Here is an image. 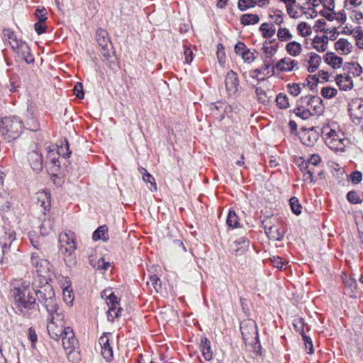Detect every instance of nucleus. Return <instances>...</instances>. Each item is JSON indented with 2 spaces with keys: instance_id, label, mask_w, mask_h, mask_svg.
<instances>
[{
  "instance_id": "1",
  "label": "nucleus",
  "mask_w": 363,
  "mask_h": 363,
  "mask_svg": "<svg viewBox=\"0 0 363 363\" xmlns=\"http://www.w3.org/2000/svg\"><path fill=\"white\" fill-rule=\"evenodd\" d=\"M32 289L30 283L22 281L11 291L13 308L16 314L29 319L35 317L38 311L36 300L45 307L48 314L60 311L51 285L46 284L35 290L36 298L32 296Z\"/></svg>"
},
{
  "instance_id": "2",
  "label": "nucleus",
  "mask_w": 363,
  "mask_h": 363,
  "mask_svg": "<svg viewBox=\"0 0 363 363\" xmlns=\"http://www.w3.org/2000/svg\"><path fill=\"white\" fill-rule=\"evenodd\" d=\"M64 319L65 315L61 310L48 314L47 330L52 339L56 341L62 340L64 349L70 354L76 347L77 340L72 328L65 325Z\"/></svg>"
},
{
  "instance_id": "3",
  "label": "nucleus",
  "mask_w": 363,
  "mask_h": 363,
  "mask_svg": "<svg viewBox=\"0 0 363 363\" xmlns=\"http://www.w3.org/2000/svg\"><path fill=\"white\" fill-rule=\"evenodd\" d=\"M23 128V121L18 116L0 118V133L7 142H11L19 138Z\"/></svg>"
},
{
  "instance_id": "4",
  "label": "nucleus",
  "mask_w": 363,
  "mask_h": 363,
  "mask_svg": "<svg viewBox=\"0 0 363 363\" xmlns=\"http://www.w3.org/2000/svg\"><path fill=\"white\" fill-rule=\"evenodd\" d=\"M324 133V140L327 146L331 150L335 151H345V148L348 144V140L345 138H341L335 130L330 129L328 133Z\"/></svg>"
},
{
  "instance_id": "5",
  "label": "nucleus",
  "mask_w": 363,
  "mask_h": 363,
  "mask_svg": "<svg viewBox=\"0 0 363 363\" xmlns=\"http://www.w3.org/2000/svg\"><path fill=\"white\" fill-rule=\"evenodd\" d=\"M322 16L329 21H336L337 23L342 24L347 20V14L344 9H336L333 0H330L328 5L326 6L321 11Z\"/></svg>"
},
{
  "instance_id": "6",
  "label": "nucleus",
  "mask_w": 363,
  "mask_h": 363,
  "mask_svg": "<svg viewBox=\"0 0 363 363\" xmlns=\"http://www.w3.org/2000/svg\"><path fill=\"white\" fill-rule=\"evenodd\" d=\"M60 251L65 256H70L77 249V244L73 233H61L59 236Z\"/></svg>"
},
{
  "instance_id": "7",
  "label": "nucleus",
  "mask_w": 363,
  "mask_h": 363,
  "mask_svg": "<svg viewBox=\"0 0 363 363\" xmlns=\"http://www.w3.org/2000/svg\"><path fill=\"white\" fill-rule=\"evenodd\" d=\"M302 104L307 105V109L311 111L312 116L320 115L323 111L322 100L317 96H305L301 98Z\"/></svg>"
},
{
  "instance_id": "8",
  "label": "nucleus",
  "mask_w": 363,
  "mask_h": 363,
  "mask_svg": "<svg viewBox=\"0 0 363 363\" xmlns=\"http://www.w3.org/2000/svg\"><path fill=\"white\" fill-rule=\"evenodd\" d=\"M32 265L41 275H45L50 270V264L46 259L42 258L38 252H32L30 256Z\"/></svg>"
},
{
  "instance_id": "9",
  "label": "nucleus",
  "mask_w": 363,
  "mask_h": 363,
  "mask_svg": "<svg viewBox=\"0 0 363 363\" xmlns=\"http://www.w3.org/2000/svg\"><path fill=\"white\" fill-rule=\"evenodd\" d=\"M108 335L111 334L109 333H104L99 340V343L101 347V354L108 362L112 360L113 357V348L110 344V340L108 337Z\"/></svg>"
},
{
  "instance_id": "10",
  "label": "nucleus",
  "mask_w": 363,
  "mask_h": 363,
  "mask_svg": "<svg viewBox=\"0 0 363 363\" xmlns=\"http://www.w3.org/2000/svg\"><path fill=\"white\" fill-rule=\"evenodd\" d=\"M28 160L31 168L36 172H40L43 167L42 153L38 150H32L28 154Z\"/></svg>"
},
{
  "instance_id": "11",
  "label": "nucleus",
  "mask_w": 363,
  "mask_h": 363,
  "mask_svg": "<svg viewBox=\"0 0 363 363\" xmlns=\"http://www.w3.org/2000/svg\"><path fill=\"white\" fill-rule=\"evenodd\" d=\"M225 88L229 94H235L238 90L239 81L237 73L229 71L225 77Z\"/></svg>"
},
{
  "instance_id": "12",
  "label": "nucleus",
  "mask_w": 363,
  "mask_h": 363,
  "mask_svg": "<svg viewBox=\"0 0 363 363\" xmlns=\"http://www.w3.org/2000/svg\"><path fill=\"white\" fill-rule=\"evenodd\" d=\"M16 240V233L14 232L5 233V235L1 238L0 243L2 246L3 257L1 259V262H4L6 257V255L10 251V248L13 241Z\"/></svg>"
},
{
  "instance_id": "13",
  "label": "nucleus",
  "mask_w": 363,
  "mask_h": 363,
  "mask_svg": "<svg viewBox=\"0 0 363 363\" xmlns=\"http://www.w3.org/2000/svg\"><path fill=\"white\" fill-rule=\"evenodd\" d=\"M235 52L238 55L241 56L245 62H253L257 55L255 49H250L247 47H234Z\"/></svg>"
},
{
  "instance_id": "14",
  "label": "nucleus",
  "mask_w": 363,
  "mask_h": 363,
  "mask_svg": "<svg viewBox=\"0 0 363 363\" xmlns=\"http://www.w3.org/2000/svg\"><path fill=\"white\" fill-rule=\"evenodd\" d=\"M350 116L356 119L363 118V101L357 99L352 100L349 104L348 108Z\"/></svg>"
},
{
  "instance_id": "15",
  "label": "nucleus",
  "mask_w": 363,
  "mask_h": 363,
  "mask_svg": "<svg viewBox=\"0 0 363 363\" xmlns=\"http://www.w3.org/2000/svg\"><path fill=\"white\" fill-rule=\"evenodd\" d=\"M249 246V240L245 238H241L239 240H235L230 245V250L231 252L236 255H240L243 254Z\"/></svg>"
},
{
  "instance_id": "16",
  "label": "nucleus",
  "mask_w": 363,
  "mask_h": 363,
  "mask_svg": "<svg viewBox=\"0 0 363 363\" xmlns=\"http://www.w3.org/2000/svg\"><path fill=\"white\" fill-rule=\"evenodd\" d=\"M335 82L341 90H350L354 86L351 76L347 74L337 75L335 77Z\"/></svg>"
},
{
  "instance_id": "17",
  "label": "nucleus",
  "mask_w": 363,
  "mask_h": 363,
  "mask_svg": "<svg viewBox=\"0 0 363 363\" xmlns=\"http://www.w3.org/2000/svg\"><path fill=\"white\" fill-rule=\"evenodd\" d=\"M298 62L290 57L280 60L276 65V68L281 72H291L297 67Z\"/></svg>"
},
{
  "instance_id": "18",
  "label": "nucleus",
  "mask_w": 363,
  "mask_h": 363,
  "mask_svg": "<svg viewBox=\"0 0 363 363\" xmlns=\"http://www.w3.org/2000/svg\"><path fill=\"white\" fill-rule=\"evenodd\" d=\"M13 51L16 52L20 57L23 59L28 64L34 62L35 59L31 53L30 47H12Z\"/></svg>"
},
{
  "instance_id": "19",
  "label": "nucleus",
  "mask_w": 363,
  "mask_h": 363,
  "mask_svg": "<svg viewBox=\"0 0 363 363\" xmlns=\"http://www.w3.org/2000/svg\"><path fill=\"white\" fill-rule=\"evenodd\" d=\"M114 47H101V53L109 62V66L113 68L117 64V57L113 49Z\"/></svg>"
},
{
  "instance_id": "20",
  "label": "nucleus",
  "mask_w": 363,
  "mask_h": 363,
  "mask_svg": "<svg viewBox=\"0 0 363 363\" xmlns=\"http://www.w3.org/2000/svg\"><path fill=\"white\" fill-rule=\"evenodd\" d=\"M307 84L313 89V86H316L319 82H324L328 80V74L325 71H319L318 74L310 75L307 78Z\"/></svg>"
},
{
  "instance_id": "21",
  "label": "nucleus",
  "mask_w": 363,
  "mask_h": 363,
  "mask_svg": "<svg viewBox=\"0 0 363 363\" xmlns=\"http://www.w3.org/2000/svg\"><path fill=\"white\" fill-rule=\"evenodd\" d=\"M324 60L328 65L333 68H339L342 64V59L334 52H327Z\"/></svg>"
},
{
  "instance_id": "22",
  "label": "nucleus",
  "mask_w": 363,
  "mask_h": 363,
  "mask_svg": "<svg viewBox=\"0 0 363 363\" xmlns=\"http://www.w3.org/2000/svg\"><path fill=\"white\" fill-rule=\"evenodd\" d=\"M92 239L94 241L102 240L104 242H107L109 239L107 225H103L99 226L93 233Z\"/></svg>"
},
{
  "instance_id": "23",
  "label": "nucleus",
  "mask_w": 363,
  "mask_h": 363,
  "mask_svg": "<svg viewBox=\"0 0 363 363\" xmlns=\"http://www.w3.org/2000/svg\"><path fill=\"white\" fill-rule=\"evenodd\" d=\"M27 119L26 120V124L27 128L31 131H38L40 128V124L38 120L33 116V111L28 107L27 109Z\"/></svg>"
},
{
  "instance_id": "24",
  "label": "nucleus",
  "mask_w": 363,
  "mask_h": 363,
  "mask_svg": "<svg viewBox=\"0 0 363 363\" xmlns=\"http://www.w3.org/2000/svg\"><path fill=\"white\" fill-rule=\"evenodd\" d=\"M108 306L109 308L107 312L108 320L113 322L115 318L120 315L122 308L119 307L118 301L110 303Z\"/></svg>"
},
{
  "instance_id": "25",
  "label": "nucleus",
  "mask_w": 363,
  "mask_h": 363,
  "mask_svg": "<svg viewBox=\"0 0 363 363\" xmlns=\"http://www.w3.org/2000/svg\"><path fill=\"white\" fill-rule=\"evenodd\" d=\"M38 203L45 210L48 209L50 206V194L46 191H41L37 193Z\"/></svg>"
},
{
  "instance_id": "26",
  "label": "nucleus",
  "mask_w": 363,
  "mask_h": 363,
  "mask_svg": "<svg viewBox=\"0 0 363 363\" xmlns=\"http://www.w3.org/2000/svg\"><path fill=\"white\" fill-rule=\"evenodd\" d=\"M318 139V133L313 130L311 129L303 136V143L307 146H313Z\"/></svg>"
},
{
  "instance_id": "27",
  "label": "nucleus",
  "mask_w": 363,
  "mask_h": 363,
  "mask_svg": "<svg viewBox=\"0 0 363 363\" xmlns=\"http://www.w3.org/2000/svg\"><path fill=\"white\" fill-rule=\"evenodd\" d=\"M210 345V341L207 338H205L204 340H201L200 345L202 355L204 357V359L207 361L211 360L213 357V352L211 350Z\"/></svg>"
},
{
  "instance_id": "28",
  "label": "nucleus",
  "mask_w": 363,
  "mask_h": 363,
  "mask_svg": "<svg viewBox=\"0 0 363 363\" xmlns=\"http://www.w3.org/2000/svg\"><path fill=\"white\" fill-rule=\"evenodd\" d=\"M259 30L265 38H271L274 36L276 28L272 23H264L261 24Z\"/></svg>"
},
{
  "instance_id": "29",
  "label": "nucleus",
  "mask_w": 363,
  "mask_h": 363,
  "mask_svg": "<svg viewBox=\"0 0 363 363\" xmlns=\"http://www.w3.org/2000/svg\"><path fill=\"white\" fill-rule=\"evenodd\" d=\"M345 69L347 71V75L351 76V77H359L362 72L361 66L357 62H354L347 63Z\"/></svg>"
},
{
  "instance_id": "30",
  "label": "nucleus",
  "mask_w": 363,
  "mask_h": 363,
  "mask_svg": "<svg viewBox=\"0 0 363 363\" xmlns=\"http://www.w3.org/2000/svg\"><path fill=\"white\" fill-rule=\"evenodd\" d=\"M321 62V57L316 53H311L310 59L308 60L309 66L308 71L309 72H314L318 67Z\"/></svg>"
},
{
  "instance_id": "31",
  "label": "nucleus",
  "mask_w": 363,
  "mask_h": 363,
  "mask_svg": "<svg viewBox=\"0 0 363 363\" xmlns=\"http://www.w3.org/2000/svg\"><path fill=\"white\" fill-rule=\"evenodd\" d=\"M3 40L5 44H9L10 45H13V44L18 45L19 44L16 35L9 29L4 30Z\"/></svg>"
},
{
  "instance_id": "32",
  "label": "nucleus",
  "mask_w": 363,
  "mask_h": 363,
  "mask_svg": "<svg viewBox=\"0 0 363 363\" xmlns=\"http://www.w3.org/2000/svg\"><path fill=\"white\" fill-rule=\"evenodd\" d=\"M351 21L357 26L363 24V13L357 10H352L349 14V18L347 20Z\"/></svg>"
},
{
  "instance_id": "33",
  "label": "nucleus",
  "mask_w": 363,
  "mask_h": 363,
  "mask_svg": "<svg viewBox=\"0 0 363 363\" xmlns=\"http://www.w3.org/2000/svg\"><path fill=\"white\" fill-rule=\"evenodd\" d=\"M223 106L224 104L223 103L211 104L210 105L211 113L215 115L217 118H223L224 113Z\"/></svg>"
},
{
  "instance_id": "34",
  "label": "nucleus",
  "mask_w": 363,
  "mask_h": 363,
  "mask_svg": "<svg viewBox=\"0 0 363 363\" xmlns=\"http://www.w3.org/2000/svg\"><path fill=\"white\" fill-rule=\"evenodd\" d=\"M259 21V16L252 13L244 14L241 18V22L244 25H253L258 23Z\"/></svg>"
},
{
  "instance_id": "35",
  "label": "nucleus",
  "mask_w": 363,
  "mask_h": 363,
  "mask_svg": "<svg viewBox=\"0 0 363 363\" xmlns=\"http://www.w3.org/2000/svg\"><path fill=\"white\" fill-rule=\"evenodd\" d=\"M227 225L230 228H238L239 225L238 216L234 211H230L226 219Z\"/></svg>"
},
{
  "instance_id": "36",
  "label": "nucleus",
  "mask_w": 363,
  "mask_h": 363,
  "mask_svg": "<svg viewBox=\"0 0 363 363\" xmlns=\"http://www.w3.org/2000/svg\"><path fill=\"white\" fill-rule=\"evenodd\" d=\"M107 36V32L104 30H99L96 32V38L99 45H108L110 41Z\"/></svg>"
},
{
  "instance_id": "37",
  "label": "nucleus",
  "mask_w": 363,
  "mask_h": 363,
  "mask_svg": "<svg viewBox=\"0 0 363 363\" xmlns=\"http://www.w3.org/2000/svg\"><path fill=\"white\" fill-rule=\"evenodd\" d=\"M266 233L269 238L276 240H280L283 238V235L279 232L277 226L274 225L266 229Z\"/></svg>"
},
{
  "instance_id": "38",
  "label": "nucleus",
  "mask_w": 363,
  "mask_h": 363,
  "mask_svg": "<svg viewBox=\"0 0 363 363\" xmlns=\"http://www.w3.org/2000/svg\"><path fill=\"white\" fill-rule=\"evenodd\" d=\"M139 171L143 174V181L145 182L150 183L154 187V190H157L156 183L155 182L154 177L143 167L140 168Z\"/></svg>"
},
{
  "instance_id": "39",
  "label": "nucleus",
  "mask_w": 363,
  "mask_h": 363,
  "mask_svg": "<svg viewBox=\"0 0 363 363\" xmlns=\"http://www.w3.org/2000/svg\"><path fill=\"white\" fill-rule=\"evenodd\" d=\"M101 297L106 300L107 305L118 301V298L111 289H106L101 292Z\"/></svg>"
},
{
  "instance_id": "40",
  "label": "nucleus",
  "mask_w": 363,
  "mask_h": 363,
  "mask_svg": "<svg viewBox=\"0 0 363 363\" xmlns=\"http://www.w3.org/2000/svg\"><path fill=\"white\" fill-rule=\"evenodd\" d=\"M302 172L306 171L304 173V180L312 182L313 180V172L311 169H308V166L305 162H302L301 164L299 165Z\"/></svg>"
},
{
  "instance_id": "41",
  "label": "nucleus",
  "mask_w": 363,
  "mask_h": 363,
  "mask_svg": "<svg viewBox=\"0 0 363 363\" xmlns=\"http://www.w3.org/2000/svg\"><path fill=\"white\" fill-rule=\"evenodd\" d=\"M277 37L281 41H289L293 38L292 35L287 28H279L277 33Z\"/></svg>"
},
{
  "instance_id": "42",
  "label": "nucleus",
  "mask_w": 363,
  "mask_h": 363,
  "mask_svg": "<svg viewBox=\"0 0 363 363\" xmlns=\"http://www.w3.org/2000/svg\"><path fill=\"white\" fill-rule=\"evenodd\" d=\"M337 94V90L330 86H325L321 89V95L325 99H331L335 96Z\"/></svg>"
},
{
  "instance_id": "43",
  "label": "nucleus",
  "mask_w": 363,
  "mask_h": 363,
  "mask_svg": "<svg viewBox=\"0 0 363 363\" xmlns=\"http://www.w3.org/2000/svg\"><path fill=\"white\" fill-rule=\"evenodd\" d=\"M57 153L64 157H69L70 156L72 152L69 150V143L67 140H65V144H62L57 147Z\"/></svg>"
},
{
  "instance_id": "44",
  "label": "nucleus",
  "mask_w": 363,
  "mask_h": 363,
  "mask_svg": "<svg viewBox=\"0 0 363 363\" xmlns=\"http://www.w3.org/2000/svg\"><path fill=\"white\" fill-rule=\"evenodd\" d=\"M256 5L255 0H239L238 7L240 11H245L249 8H253Z\"/></svg>"
},
{
  "instance_id": "45",
  "label": "nucleus",
  "mask_w": 363,
  "mask_h": 363,
  "mask_svg": "<svg viewBox=\"0 0 363 363\" xmlns=\"http://www.w3.org/2000/svg\"><path fill=\"white\" fill-rule=\"evenodd\" d=\"M47 20V17L42 16H38V22L35 24V30L38 33V34H41L45 31V22Z\"/></svg>"
},
{
  "instance_id": "46",
  "label": "nucleus",
  "mask_w": 363,
  "mask_h": 363,
  "mask_svg": "<svg viewBox=\"0 0 363 363\" xmlns=\"http://www.w3.org/2000/svg\"><path fill=\"white\" fill-rule=\"evenodd\" d=\"M263 49L266 54L264 61H268L269 64L272 65L274 63L272 56L277 52L275 47H263Z\"/></svg>"
},
{
  "instance_id": "47",
  "label": "nucleus",
  "mask_w": 363,
  "mask_h": 363,
  "mask_svg": "<svg viewBox=\"0 0 363 363\" xmlns=\"http://www.w3.org/2000/svg\"><path fill=\"white\" fill-rule=\"evenodd\" d=\"M276 101H277V106L280 108H286L287 107H289V101H288V98L285 94H278L276 98Z\"/></svg>"
},
{
  "instance_id": "48",
  "label": "nucleus",
  "mask_w": 363,
  "mask_h": 363,
  "mask_svg": "<svg viewBox=\"0 0 363 363\" xmlns=\"http://www.w3.org/2000/svg\"><path fill=\"white\" fill-rule=\"evenodd\" d=\"M289 203L293 213L296 215H299L301 213V206L300 205L298 199L296 197H292L289 200Z\"/></svg>"
},
{
  "instance_id": "49",
  "label": "nucleus",
  "mask_w": 363,
  "mask_h": 363,
  "mask_svg": "<svg viewBox=\"0 0 363 363\" xmlns=\"http://www.w3.org/2000/svg\"><path fill=\"white\" fill-rule=\"evenodd\" d=\"M297 30L303 36L308 35L311 33V27L306 22L300 23L297 26Z\"/></svg>"
},
{
  "instance_id": "50",
  "label": "nucleus",
  "mask_w": 363,
  "mask_h": 363,
  "mask_svg": "<svg viewBox=\"0 0 363 363\" xmlns=\"http://www.w3.org/2000/svg\"><path fill=\"white\" fill-rule=\"evenodd\" d=\"M311 111H308L307 108H302V107H298L295 110V113L297 116H299L303 120L309 118L312 113L310 112Z\"/></svg>"
},
{
  "instance_id": "51",
  "label": "nucleus",
  "mask_w": 363,
  "mask_h": 363,
  "mask_svg": "<svg viewBox=\"0 0 363 363\" xmlns=\"http://www.w3.org/2000/svg\"><path fill=\"white\" fill-rule=\"evenodd\" d=\"M270 262L274 267L279 269H283L284 266L288 264V262L284 261L282 258L275 256L270 258Z\"/></svg>"
},
{
  "instance_id": "52",
  "label": "nucleus",
  "mask_w": 363,
  "mask_h": 363,
  "mask_svg": "<svg viewBox=\"0 0 363 363\" xmlns=\"http://www.w3.org/2000/svg\"><path fill=\"white\" fill-rule=\"evenodd\" d=\"M301 335H302V337H303V340L304 342V345H305V347H306V350L307 351V353H308V354L313 353L314 348H313V345L312 340H311V337L306 335L304 333H302Z\"/></svg>"
},
{
  "instance_id": "53",
  "label": "nucleus",
  "mask_w": 363,
  "mask_h": 363,
  "mask_svg": "<svg viewBox=\"0 0 363 363\" xmlns=\"http://www.w3.org/2000/svg\"><path fill=\"white\" fill-rule=\"evenodd\" d=\"M276 66H272L268 61H264V65L261 68L264 71V76H271L274 74Z\"/></svg>"
},
{
  "instance_id": "54",
  "label": "nucleus",
  "mask_w": 363,
  "mask_h": 363,
  "mask_svg": "<svg viewBox=\"0 0 363 363\" xmlns=\"http://www.w3.org/2000/svg\"><path fill=\"white\" fill-rule=\"evenodd\" d=\"M147 284H150L154 287L157 292L160 291L162 289L161 281L155 275L151 276L150 277V281H148Z\"/></svg>"
},
{
  "instance_id": "55",
  "label": "nucleus",
  "mask_w": 363,
  "mask_h": 363,
  "mask_svg": "<svg viewBox=\"0 0 363 363\" xmlns=\"http://www.w3.org/2000/svg\"><path fill=\"white\" fill-rule=\"evenodd\" d=\"M347 200L354 204L360 203L362 200L360 199L358 194L356 191H351L347 194Z\"/></svg>"
},
{
  "instance_id": "56",
  "label": "nucleus",
  "mask_w": 363,
  "mask_h": 363,
  "mask_svg": "<svg viewBox=\"0 0 363 363\" xmlns=\"http://www.w3.org/2000/svg\"><path fill=\"white\" fill-rule=\"evenodd\" d=\"M288 89L290 94L294 96H296L301 93V86L299 84H289Z\"/></svg>"
},
{
  "instance_id": "57",
  "label": "nucleus",
  "mask_w": 363,
  "mask_h": 363,
  "mask_svg": "<svg viewBox=\"0 0 363 363\" xmlns=\"http://www.w3.org/2000/svg\"><path fill=\"white\" fill-rule=\"evenodd\" d=\"M263 72H264V71L262 70V69L257 68V69L251 70L250 72V76L252 78H256L259 80H263V79H264V77H266V76L263 75Z\"/></svg>"
},
{
  "instance_id": "58",
  "label": "nucleus",
  "mask_w": 363,
  "mask_h": 363,
  "mask_svg": "<svg viewBox=\"0 0 363 363\" xmlns=\"http://www.w3.org/2000/svg\"><path fill=\"white\" fill-rule=\"evenodd\" d=\"M74 93L76 96L79 99H83L84 96L83 86L80 82L77 83V84L74 87Z\"/></svg>"
},
{
  "instance_id": "59",
  "label": "nucleus",
  "mask_w": 363,
  "mask_h": 363,
  "mask_svg": "<svg viewBox=\"0 0 363 363\" xmlns=\"http://www.w3.org/2000/svg\"><path fill=\"white\" fill-rule=\"evenodd\" d=\"M353 32L356 38L357 45H363V30L358 28L354 30Z\"/></svg>"
},
{
  "instance_id": "60",
  "label": "nucleus",
  "mask_w": 363,
  "mask_h": 363,
  "mask_svg": "<svg viewBox=\"0 0 363 363\" xmlns=\"http://www.w3.org/2000/svg\"><path fill=\"white\" fill-rule=\"evenodd\" d=\"M184 55L185 60L187 63H190L193 60V49L191 47H184Z\"/></svg>"
},
{
  "instance_id": "61",
  "label": "nucleus",
  "mask_w": 363,
  "mask_h": 363,
  "mask_svg": "<svg viewBox=\"0 0 363 363\" xmlns=\"http://www.w3.org/2000/svg\"><path fill=\"white\" fill-rule=\"evenodd\" d=\"M362 179V174L361 172L355 171L350 174V180L354 184H357L359 182H360Z\"/></svg>"
},
{
  "instance_id": "62",
  "label": "nucleus",
  "mask_w": 363,
  "mask_h": 363,
  "mask_svg": "<svg viewBox=\"0 0 363 363\" xmlns=\"http://www.w3.org/2000/svg\"><path fill=\"white\" fill-rule=\"evenodd\" d=\"M28 336L32 342V347H34L35 342L38 340V335L35 330L33 328H30L28 330Z\"/></svg>"
},
{
  "instance_id": "63",
  "label": "nucleus",
  "mask_w": 363,
  "mask_h": 363,
  "mask_svg": "<svg viewBox=\"0 0 363 363\" xmlns=\"http://www.w3.org/2000/svg\"><path fill=\"white\" fill-rule=\"evenodd\" d=\"M296 5H291L286 6V12L289 16L293 18H296L298 16V11L295 8Z\"/></svg>"
},
{
  "instance_id": "64",
  "label": "nucleus",
  "mask_w": 363,
  "mask_h": 363,
  "mask_svg": "<svg viewBox=\"0 0 363 363\" xmlns=\"http://www.w3.org/2000/svg\"><path fill=\"white\" fill-rule=\"evenodd\" d=\"M224 48L225 47H218V49L216 51L217 57H218L220 64H223L225 62V52H224Z\"/></svg>"
}]
</instances>
